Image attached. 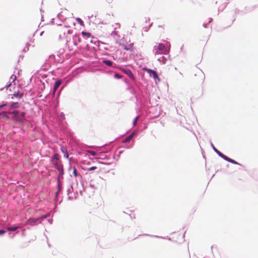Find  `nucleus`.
Wrapping results in <instances>:
<instances>
[{
    "label": "nucleus",
    "instance_id": "30",
    "mask_svg": "<svg viewBox=\"0 0 258 258\" xmlns=\"http://www.w3.org/2000/svg\"><path fill=\"white\" fill-rule=\"evenodd\" d=\"M91 154L93 155H94L95 154V153L94 151H91Z\"/></svg>",
    "mask_w": 258,
    "mask_h": 258
},
{
    "label": "nucleus",
    "instance_id": "23",
    "mask_svg": "<svg viewBox=\"0 0 258 258\" xmlns=\"http://www.w3.org/2000/svg\"><path fill=\"white\" fill-rule=\"evenodd\" d=\"M96 168H97V167H96V166H92V167H91L89 168L88 169V170H89V171H91V170H95V169H96Z\"/></svg>",
    "mask_w": 258,
    "mask_h": 258
},
{
    "label": "nucleus",
    "instance_id": "17",
    "mask_svg": "<svg viewBox=\"0 0 258 258\" xmlns=\"http://www.w3.org/2000/svg\"><path fill=\"white\" fill-rule=\"evenodd\" d=\"M103 62L108 66H111L112 64V61L109 60H105Z\"/></svg>",
    "mask_w": 258,
    "mask_h": 258
},
{
    "label": "nucleus",
    "instance_id": "11",
    "mask_svg": "<svg viewBox=\"0 0 258 258\" xmlns=\"http://www.w3.org/2000/svg\"><path fill=\"white\" fill-rule=\"evenodd\" d=\"M135 132L132 133L131 135H130L126 137L123 141V143H127L130 142L134 137L135 135Z\"/></svg>",
    "mask_w": 258,
    "mask_h": 258
},
{
    "label": "nucleus",
    "instance_id": "2",
    "mask_svg": "<svg viewBox=\"0 0 258 258\" xmlns=\"http://www.w3.org/2000/svg\"><path fill=\"white\" fill-rule=\"evenodd\" d=\"M213 149H214V150L217 153V154L220 157H221L223 159H224L225 160H226V161H228L229 162H230V163H231L232 164H239L238 163H237L235 160H233V159L228 157L227 156H226L225 155H224L223 154H222L221 152H220L219 150H218L215 147H214Z\"/></svg>",
    "mask_w": 258,
    "mask_h": 258
},
{
    "label": "nucleus",
    "instance_id": "19",
    "mask_svg": "<svg viewBox=\"0 0 258 258\" xmlns=\"http://www.w3.org/2000/svg\"><path fill=\"white\" fill-rule=\"evenodd\" d=\"M11 113L14 114L15 117H16L19 113V111L18 110H14L13 112H12Z\"/></svg>",
    "mask_w": 258,
    "mask_h": 258
},
{
    "label": "nucleus",
    "instance_id": "25",
    "mask_svg": "<svg viewBox=\"0 0 258 258\" xmlns=\"http://www.w3.org/2000/svg\"><path fill=\"white\" fill-rule=\"evenodd\" d=\"M77 21L79 22L80 24H82L83 23L82 20L80 18H77Z\"/></svg>",
    "mask_w": 258,
    "mask_h": 258
},
{
    "label": "nucleus",
    "instance_id": "31",
    "mask_svg": "<svg viewBox=\"0 0 258 258\" xmlns=\"http://www.w3.org/2000/svg\"><path fill=\"white\" fill-rule=\"evenodd\" d=\"M17 120H18V121H22V120L20 119H17Z\"/></svg>",
    "mask_w": 258,
    "mask_h": 258
},
{
    "label": "nucleus",
    "instance_id": "26",
    "mask_svg": "<svg viewBox=\"0 0 258 258\" xmlns=\"http://www.w3.org/2000/svg\"><path fill=\"white\" fill-rule=\"evenodd\" d=\"M25 114H26V113H25V112H22L21 113V114H20V115H21V116L22 117H24V116H25Z\"/></svg>",
    "mask_w": 258,
    "mask_h": 258
},
{
    "label": "nucleus",
    "instance_id": "8",
    "mask_svg": "<svg viewBox=\"0 0 258 258\" xmlns=\"http://www.w3.org/2000/svg\"><path fill=\"white\" fill-rule=\"evenodd\" d=\"M122 71L126 75H127L132 79H133V80L134 79V75H133L132 71L130 70L124 69V70H122Z\"/></svg>",
    "mask_w": 258,
    "mask_h": 258
},
{
    "label": "nucleus",
    "instance_id": "28",
    "mask_svg": "<svg viewBox=\"0 0 258 258\" xmlns=\"http://www.w3.org/2000/svg\"><path fill=\"white\" fill-rule=\"evenodd\" d=\"M115 77L116 78H120V76L118 74H115Z\"/></svg>",
    "mask_w": 258,
    "mask_h": 258
},
{
    "label": "nucleus",
    "instance_id": "7",
    "mask_svg": "<svg viewBox=\"0 0 258 258\" xmlns=\"http://www.w3.org/2000/svg\"><path fill=\"white\" fill-rule=\"evenodd\" d=\"M39 220V218H30L27 220V224L33 226L36 222Z\"/></svg>",
    "mask_w": 258,
    "mask_h": 258
},
{
    "label": "nucleus",
    "instance_id": "14",
    "mask_svg": "<svg viewBox=\"0 0 258 258\" xmlns=\"http://www.w3.org/2000/svg\"><path fill=\"white\" fill-rule=\"evenodd\" d=\"M61 151L63 153H64V156L66 158H68L69 157V154L68 153L67 150L65 148L62 147L61 148Z\"/></svg>",
    "mask_w": 258,
    "mask_h": 258
},
{
    "label": "nucleus",
    "instance_id": "24",
    "mask_svg": "<svg viewBox=\"0 0 258 258\" xmlns=\"http://www.w3.org/2000/svg\"><path fill=\"white\" fill-rule=\"evenodd\" d=\"M6 232V231L4 230H0V235L4 234Z\"/></svg>",
    "mask_w": 258,
    "mask_h": 258
},
{
    "label": "nucleus",
    "instance_id": "12",
    "mask_svg": "<svg viewBox=\"0 0 258 258\" xmlns=\"http://www.w3.org/2000/svg\"><path fill=\"white\" fill-rule=\"evenodd\" d=\"M61 83V82L60 80H57V81H56L55 82L54 85V87H53V93H54L57 90L58 88L59 87V86L60 85Z\"/></svg>",
    "mask_w": 258,
    "mask_h": 258
},
{
    "label": "nucleus",
    "instance_id": "9",
    "mask_svg": "<svg viewBox=\"0 0 258 258\" xmlns=\"http://www.w3.org/2000/svg\"><path fill=\"white\" fill-rule=\"evenodd\" d=\"M54 166L57 169L61 174H63V166L62 165H59L58 163H55Z\"/></svg>",
    "mask_w": 258,
    "mask_h": 258
},
{
    "label": "nucleus",
    "instance_id": "10",
    "mask_svg": "<svg viewBox=\"0 0 258 258\" xmlns=\"http://www.w3.org/2000/svg\"><path fill=\"white\" fill-rule=\"evenodd\" d=\"M23 96V93L18 91L17 92H15L13 94V97H12V99H13L14 97H16L18 98H21Z\"/></svg>",
    "mask_w": 258,
    "mask_h": 258
},
{
    "label": "nucleus",
    "instance_id": "18",
    "mask_svg": "<svg viewBox=\"0 0 258 258\" xmlns=\"http://www.w3.org/2000/svg\"><path fill=\"white\" fill-rule=\"evenodd\" d=\"M82 34L83 36H86L88 38L91 37V34L90 33H88V32H86L83 31V32H82Z\"/></svg>",
    "mask_w": 258,
    "mask_h": 258
},
{
    "label": "nucleus",
    "instance_id": "15",
    "mask_svg": "<svg viewBox=\"0 0 258 258\" xmlns=\"http://www.w3.org/2000/svg\"><path fill=\"white\" fill-rule=\"evenodd\" d=\"M19 228H20L19 226H14V227H9L7 228V230L9 231H15Z\"/></svg>",
    "mask_w": 258,
    "mask_h": 258
},
{
    "label": "nucleus",
    "instance_id": "4",
    "mask_svg": "<svg viewBox=\"0 0 258 258\" xmlns=\"http://www.w3.org/2000/svg\"><path fill=\"white\" fill-rule=\"evenodd\" d=\"M203 73L200 70H197L195 73V77L198 75L199 76V78L197 79L196 77H194L193 79L195 81H202L203 80Z\"/></svg>",
    "mask_w": 258,
    "mask_h": 258
},
{
    "label": "nucleus",
    "instance_id": "3",
    "mask_svg": "<svg viewBox=\"0 0 258 258\" xmlns=\"http://www.w3.org/2000/svg\"><path fill=\"white\" fill-rule=\"evenodd\" d=\"M144 70L148 74H149L150 76L152 75L153 78H154V79H155V80H157L158 81H159V82L160 81V79L159 77H158V74H157V73H156V71H155L154 70H151L150 69H147V68H145Z\"/></svg>",
    "mask_w": 258,
    "mask_h": 258
},
{
    "label": "nucleus",
    "instance_id": "29",
    "mask_svg": "<svg viewBox=\"0 0 258 258\" xmlns=\"http://www.w3.org/2000/svg\"><path fill=\"white\" fill-rule=\"evenodd\" d=\"M6 105H7V104H2V105H0V108H3V107H4V106H6Z\"/></svg>",
    "mask_w": 258,
    "mask_h": 258
},
{
    "label": "nucleus",
    "instance_id": "21",
    "mask_svg": "<svg viewBox=\"0 0 258 258\" xmlns=\"http://www.w3.org/2000/svg\"><path fill=\"white\" fill-rule=\"evenodd\" d=\"M73 174L74 175V176L75 177H77L78 176V172H77V169H76V168H74V170H73Z\"/></svg>",
    "mask_w": 258,
    "mask_h": 258
},
{
    "label": "nucleus",
    "instance_id": "22",
    "mask_svg": "<svg viewBox=\"0 0 258 258\" xmlns=\"http://www.w3.org/2000/svg\"><path fill=\"white\" fill-rule=\"evenodd\" d=\"M48 217V215H43L41 217H39V220H43V219L46 218Z\"/></svg>",
    "mask_w": 258,
    "mask_h": 258
},
{
    "label": "nucleus",
    "instance_id": "27",
    "mask_svg": "<svg viewBox=\"0 0 258 258\" xmlns=\"http://www.w3.org/2000/svg\"><path fill=\"white\" fill-rule=\"evenodd\" d=\"M105 1L106 2H107L109 4L112 3V2L113 1V0H105Z\"/></svg>",
    "mask_w": 258,
    "mask_h": 258
},
{
    "label": "nucleus",
    "instance_id": "13",
    "mask_svg": "<svg viewBox=\"0 0 258 258\" xmlns=\"http://www.w3.org/2000/svg\"><path fill=\"white\" fill-rule=\"evenodd\" d=\"M11 114V112H5V111H4V112H2V113H0V116L3 118H5V119H9V116L8 115V114Z\"/></svg>",
    "mask_w": 258,
    "mask_h": 258
},
{
    "label": "nucleus",
    "instance_id": "1",
    "mask_svg": "<svg viewBox=\"0 0 258 258\" xmlns=\"http://www.w3.org/2000/svg\"><path fill=\"white\" fill-rule=\"evenodd\" d=\"M170 49V44L166 42L165 44L159 43L157 46L154 47V54L155 55L161 54H167Z\"/></svg>",
    "mask_w": 258,
    "mask_h": 258
},
{
    "label": "nucleus",
    "instance_id": "20",
    "mask_svg": "<svg viewBox=\"0 0 258 258\" xmlns=\"http://www.w3.org/2000/svg\"><path fill=\"white\" fill-rule=\"evenodd\" d=\"M139 118V116H137L133 121V125L134 126H135L137 124V122L138 121V119Z\"/></svg>",
    "mask_w": 258,
    "mask_h": 258
},
{
    "label": "nucleus",
    "instance_id": "5",
    "mask_svg": "<svg viewBox=\"0 0 258 258\" xmlns=\"http://www.w3.org/2000/svg\"><path fill=\"white\" fill-rule=\"evenodd\" d=\"M59 157V156L58 154H54L50 160L51 163L53 165L55 164V163H58Z\"/></svg>",
    "mask_w": 258,
    "mask_h": 258
},
{
    "label": "nucleus",
    "instance_id": "16",
    "mask_svg": "<svg viewBox=\"0 0 258 258\" xmlns=\"http://www.w3.org/2000/svg\"><path fill=\"white\" fill-rule=\"evenodd\" d=\"M18 102H12L10 103V106L11 108H17L18 106Z\"/></svg>",
    "mask_w": 258,
    "mask_h": 258
},
{
    "label": "nucleus",
    "instance_id": "6",
    "mask_svg": "<svg viewBox=\"0 0 258 258\" xmlns=\"http://www.w3.org/2000/svg\"><path fill=\"white\" fill-rule=\"evenodd\" d=\"M66 32H67V33L68 34H71L72 33V31L70 30H69L68 27H64V28H63L62 29H60L59 30V32L60 33V34H59L60 37H61V34H60L61 33H63V35H65ZM62 38H64V36L62 37Z\"/></svg>",
    "mask_w": 258,
    "mask_h": 258
}]
</instances>
